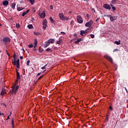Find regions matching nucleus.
Instances as JSON below:
<instances>
[{"label":"nucleus","mask_w":128,"mask_h":128,"mask_svg":"<svg viewBox=\"0 0 128 128\" xmlns=\"http://www.w3.org/2000/svg\"><path fill=\"white\" fill-rule=\"evenodd\" d=\"M20 82V76H16V81L15 84L12 86L11 88V90H10V94H16V92H18V86H17L18 82Z\"/></svg>","instance_id":"nucleus-1"},{"label":"nucleus","mask_w":128,"mask_h":128,"mask_svg":"<svg viewBox=\"0 0 128 128\" xmlns=\"http://www.w3.org/2000/svg\"><path fill=\"white\" fill-rule=\"evenodd\" d=\"M3 42H4V44H6V42H10V38L8 37H4L3 38Z\"/></svg>","instance_id":"nucleus-2"},{"label":"nucleus","mask_w":128,"mask_h":128,"mask_svg":"<svg viewBox=\"0 0 128 128\" xmlns=\"http://www.w3.org/2000/svg\"><path fill=\"white\" fill-rule=\"evenodd\" d=\"M76 20L78 24H82L84 22V20H82V16H78Z\"/></svg>","instance_id":"nucleus-3"},{"label":"nucleus","mask_w":128,"mask_h":128,"mask_svg":"<svg viewBox=\"0 0 128 128\" xmlns=\"http://www.w3.org/2000/svg\"><path fill=\"white\" fill-rule=\"evenodd\" d=\"M92 24H94V22H92V20H90L86 23L85 26L90 28V27L92 26Z\"/></svg>","instance_id":"nucleus-4"},{"label":"nucleus","mask_w":128,"mask_h":128,"mask_svg":"<svg viewBox=\"0 0 128 128\" xmlns=\"http://www.w3.org/2000/svg\"><path fill=\"white\" fill-rule=\"evenodd\" d=\"M103 8H106V10H108L112 9V7H110V6L108 4H104L103 5Z\"/></svg>","instance_id":"nucleus-5"},{"label":"nucleus","mask_w":128,"mask_h":128,"mask_svg":"<svg viewBox=\"0 0 128 128\" xmlns=\"http://www.w3.org/2000/svg\"><path fill=\"white\" fill-rule=\"evenodd\" d=\"M104 58L107 60H108L110 62H112V57L108 56V55H104Z\"/></svg>","instance_id":"nucleus-6"},{"label":"nucleus","mask_w":128,"mask_h":128,"mask_svg":"<svg viewBox=\"0 0 128 128\" xmlns=\"http://www.w3.org/2000/svg\"><path fill=\"white\" fill-rule=\"evenodd\" d=\"M40 16L41 18H46V11L44 10L41 14Z\"/></svg>","instance_id":"nucleus-7"},{"label":"nucleus","mask_w":128,"mask_h":128,"mask_svg":"<svg viewBox=\"0 0 128 128\" xmlns=\"http://www.w3.org/2000/svg\"><path fill=\"white\" fill-rule=\"evenodd\" d=\"M16 64L17 68H20V59H18L16 61Z\"/></svg>","instance_id":"nucleus-8"},{"label":"nucleus","mask_w":128,"mask_h":128,"mask_svg":"<svg viewBox=\"0 0 128 128\" xmlns=\"http://www.w3.org/2000/svg\"><path fill=\"white\" fill-rule=\"evenodd\" d=\"M64 14L62 13H60L59 14V17L60 20H64Z\"/></svg>","instance_id":"nucleus-9"},{"label":"nucleus","mask_w":128,"mask_h":128,"mask_svg":"<svg viewBox=\"0 0 128 128\" xmlns=\"http://www.w3.org/2000/svg\"><path fill=\"white\" fill-rule=\"evenodd\" d=\"M116 18H117L116 16H111L110 18V20H111V22H114V21L116 20Z\"/></svg>","instance_id":"nucleus-10"},{"label":"nucleus","mask_w":128,"mask_h":128,"mask_svg":"<svg viewBox=\"0 0 128 128\" xmlns=\"http://www.w3.org/2000/svg\"><path fill=\"white\" fill-rule=\"evenodd\" d=\"M28 12H30V10H28L26 12H24L22 14V16H26V14H28Z\"/></svg>","instance_id":"nucleus-11"},{"label":"nucleus","mask_w":128,"mask_h":128,"mask_svg":"<svg viewBox=\"0 0 128 128\" xmlns=\"http://www.w3.org/2000/svg\"><path fill=\"white\" fill-rule=\"evenodd\" d=\"M47 20L46 19H44L43 20V22H42V25L43 26H48V22H47Z\"/></svg>","instance_id":"nucleus-12"},{"label":"nucleus","mask_w":128,"mask_h":128,"mask_svg":"<svg viewBox=\"0 0 128 128\" xmlns=\"http://www.w3.org/2000/svg\"><path fill=\"white\" fill-rule=\"evenodd\" d=\"M48 42L50 44H54V39H49L48 40Z\"/></svg>","instance_id":"nucleus-13"},{"label":"nucleus","mask_w":128,"mask_h":128,"mask_svg":"<svg viewBox=\"0 0 128 128\" xmlns=\"http://www.w3.org/2000/svg\"><path fill=\"white\" fill-rule=\"evenodd\" d=\"M14 60H12V63L14 64V66H16V54H14Z\"/></svg>","instance_id":"nucleus-14"},{"label":"nucleus","mask_w":128,"mask_h":128,"mask_svg":"<svg viewBox=\"0 0 128 128\" xmlns=\"http://www.w3.org/2000/svg\"><path fill=\"white\" fill-rule=\"evenodd\" d=\"M48 46H50V43L48 42V41L47 42H46L44 44V48H48Z\"/></svg>","instance_id":"nucleus-15"},{"label":"nucleus","mask_w":128,"mask_h":128,"mask_svg":"<svg viewBox=\"0 0 128 128\" xmlns=\"http://www.w3.org/2000/svg\"><path fill=\"white\" fill-rule=\"evenodd\" d=\"M3 6H8V1L4 0L2 2Z\"/></svg>","instance_id":"nucleus-16"},{"label":"nucleus","mask_w":128,"mask_h":128,"mask_svg":"<svg viewBox=\"0 0 128 128\" xmlns=\"http://www.w3.org/2000/svg\"><path fill=\"white\" fill-rule=\"evenodd\" d=\"M80 32V36H84V34H86V32H84V30H81Z\"/></svg>","instance_id":"nucleus-17"},{"label":"nucleus","mask_w":128,"mask_h":128,"mask_svg":"<svg viewBox=\"0 0 128 128\" xmlns=\"http://www.w3.org/2000/svg\"><path fill=\"white\" fill-rule=\"evenodd\" d=\"M27 28H28L29 30H32V28H34V26H32V24H29L28 25Z\"/></svg>","instance_id":"nucleus-18"},{"label":"nucleus","mask_w":128,"mask_h":128,"mask_svg":"<svg viewBox=\"0 0 128 128\" xmlns=\"http://www.w3.org/2000/svg\"><path fill=\"white\" fill-rule=\"evenodd\" d=\"M6 94V90L2 88L0 93V96H4V94Z\"/></svg>","instance_id":"nucleus-19"},{"label":"nucleus","mask_w":128,"mask_h":128,"mask_svg":"<svg viewBox=\"0 0 128 128\" xmlns=\"http://www.w3.org/2000/svg\"><path fill=\"white\" fill-rule=\"evenodd\" d=\"M11 6L12 8V10H14L15 8H16V4L15 3H12Z\"/></svg>","instance_id":"nucleus-20"},{"label":"nucleus","mask_w":128,"mask_h":128,"mask_svg":"<svg viewBox=\"0 0 128 128\" xmlns=\"http://www.w3.org/2000/svg\"><path fill=\"white\" fill-rule=\"evenodd\" d=\"M112 4H118V0H112Z\"/></svg>","instance_id":"nucleus-21"},{"label":"nucleus","mask_w":128,"mask_h":128,"mask_svg":"<svg viewBox=\"0 0 128 128\" xmlns=\"http://www.w3.org/2000/svg\"><path fill=\"white\" fill-rule=\"evenodd\" d=\"M114 44H117V46H118V45L120 44V40H119L118 41H116L114 42Z\"/></svg>","instance_id":"nucleus-22"},{"label":"nucleus","mask_w":128,"mask_h":128,"mask_svg":"<svg viewBox=\"0 0 128 128\" xmlns=\"http://www.w3.org/2000/svg\"><path fill=\"white\" fill-rule=\"evenodd\" d=\"M82 42V38H78L76 41L75 42V44H78Z\"/></svg>","instance_id":"nucleus-23"},{"label":"nucleus","mask_w":128,"mask_h":128,"mask_svg":"<svg viewBox=\"0 0 128 128\" xmlns=\"http://www.w3.org/2000/svg\"><path fill=\"white\" fill-rule=\"evenodd\" d=\"M34 44L36 46H38V39L34 40Z\"/></svg>","instance_id":"nucleus-24"},{"label":"nucleus","mask_w":128,"mask_h":128,"mask_svg":"<svg viewBox=\"0 0 128 128\" xmlns=\"http://www.w3.org/2000/svg\"><path fill=\"white\" fill-rule=\"evenodd\" d=\"M69 18H70L68 17L64 16V18L62 20H68Z\"/></svg>","instance_id":"nucleus-25"},{"label":"nucleus","mask_w":128,"mask_h":128,"mask_svg":"<svg viewBox=\"0 0 128 128\" xmlns=\"http://www.w3.org/2000/svg\"><path fill=\"white\" fill-rule=\"evenodd\" d=\"M49 20L50 22H54V19L52 18V17H50L49 18Z\"/></svg>","instance_id":"nucleus-26"},{"label":"nucleus","mask_w":128,"mask_h":128,"mask_svg":"<svg viewBox=\"0 0 128 128\" xmlns=\"http://www.w3.org/2000/svg\"><path fill=\"white\" fill-rule=\"evenodd\" d=\"M34 34H36V36H40V33L38 32H34Z\"/></svg>","instance_id":"nucleus-27"},{"label":"nucleus","mask_w":128,"mask_h":128,"mask_svg":"<svg viewBox=\"0 0 128 128\" xmlns=\"http://www.w3.org/2000/svg\"><path fill=\"white\" fill-rule=\"evenodd\" d=\"M30 2L31 4H34V0H28Z\"/></svg>","instance_id":"nucleus-28"},{"label":"nucleus","mask_w":128,"mask_h":128,"mask_svg":"<svg viewBox=\"0 0 128 128\" xmlns=\"http://www.w3.org/2000/svg\"><path fill=\"white\" fill-rule=\"evenodd\" d=\"M16 28H20V25L19 24H16Z\"/></svg>","instance_id":"nucleus-29"},{"label":"nucleus","mask_w":128,"mask_h":128,"mask_svg":"<svg viewBox=\"0 0 128 128\" xmlns=\"http://www.w3.org/2000/svg\"><path fill=\"white\" fill-rule=\"evenodd\" d=\"M39 52H44V49L40 48V47L39 48Z\"/></svg>","instance_id":"nucleus-30"},{"label":"nucleus","mask_w":128,"mask_h":128,"mask_svg":"<svg viewBox=\"0 0 128 128\" xmlns=\"http://www.w3.org/2000/svg\"><path fill=\"white\" fill-rule=\"evenodd\" d=\"M12 126H14V118H12Z\"/></svg>","instance_id":"nucleus-31"},{"label":"nucleus","mask_w":128,"mask_h":128,"mask_svg":"<svg viewBox=\"0 0 128 128\" xmlns=\"http://www.w3.org/2000/svg\"><path fill=\"white\" fill-rule=\"evenodd\" d=\"M34 47V45H32V44H30V45L28 46V48H32Z\"/></svg>","instance_id":"nucleus-32"},{"label":"nucleus","mask_w":128,"mask_h":128,"mask_svg":"<svg viewBox=\"0 0 128 128\" xmlns=\"http://www.w3.org/2000/svg\"><path fill=\"white\" fill-rule=\"evenodd\" d=\"M48 66V64L44 66L42 68V70H46V66Z\"/></svg>","instance_id":"nucleus-33"},{"label":"nucleus","mask_w":128,"mask_h":128,"mask_svg":"<svg viewBox=\"0 0 128 128\" xmlns=\"http://www.w3.org/2000/svg\"><path fill=\"white\" fill-rule=\"evenodd\" d=\"M44 26H42L44 30H46V26H48V25H43Z\"/></svg>","instance_id":"nucleus-34"},{"label":"nucleus","mask_w":128,"mask_h":128,"mask_svg":"<svg viewBox=\"0 0 128 128\" xmlns=\"http://www.w3.org/2000/svg\"><path fill=\"white\" fill-rule=\"evenodd\" d=\"M17 10L18 12H20V10H22V8L19 7L17 8Z\"/></svg>","instance_id":"nucleus-35"},{"label":"nucleus","mask_w":128,"mask_h":128,"mask_svg":"<svg viewBox=\"0 0 128 128\" xmlns=\"http://www.w3.org/2000/svg\"><path fill=\"white\" fill-rule=\"evenodd\" d=\"M46 52H52V50L51 49H50V48H48L46 50Z\"/></svg>","instance_id":"nucleus-36"},{"label":"nucleus","mask_w":128,"mask_h":128,"mask_svg":"<svg viewBox=\"0 0 128 128\" xmlns=\"http://www.w3.org/2000/svg\"><path fill=\"white\" fill-rule=\"evenodd\" d=\"M30 60H28L26 62V66H30Z\"/></svg>","instance_id":"nucleus-37"},{"label":"nucleus","mask_w":128,"mask_h":128,"mask_svg":"<svg viewBox=\"0 0 128 128\" xmlns=\"http://www.w3.org/2000/svg\"><path fill=\"white\" fill-rule=\"evenodd\" d=\"M104 16H107V18H110V17L112 16L110 14L104 15Z\"/></svg>","instance_id":"nucleus-38"},{"label":"nucleus","mask_w":128,"mask_h":128,"mask_svg":"<svg viewBox=\"0 0 128 128\" xmlns=\"http://www.w3.org/2000/svg\"><path fill=\"white\" fill-rule=\"evenodd\" d=\"M56 44H60V39L58 41L56 42Z\"/></svg>","instance_id":"nucleus-39"},{"label":"nucleus","mask_w":128,"mask_h":128,"mask_svg":"<svg viewBox=\"0 0 128 128\" xmlns=\"http://www.w3.org/2000/svg\"><path fill=\"white\" fill-rule=\"evenodd\" d=\"M90 36V38H94V35L93 34H91Z\"/></svg>","instance_id":"nucleus-40"},{"label":"nucleus","mask_w":128,"mask_h":128,"mask_svg":"<svg viewBox=\"0 0 128 128\" xmlns=\"http://www.w3.org/2000/svg\"><path fill=\"white\" fill-rule=\"evenodd\" d=\"M112 10H113L114 12V10H116V7L114 6H112Z\"/></svg>","instance_id":"nucleus-41"},{"label":"nucleus","mask_w":128,"mask_h":128,"mask_svg":"<svg viewBox=\"0 0 128 128\" xmlns=\"http://www.w3.org/2000/svg\"><path fill=\"white\" fill-rule=\"evenodd\" d=\"M44 74H43L41 76H40L38 78V80H40V78H42L43 76H44Z\"/></svg>","instance_id":"nucleus-42"},{"label":"nucleus","mask_w":128,"mask_h":128,"mask_svg":"<svg viewBox=\"0 0 128 128\" xmlns=\"http://www.w3.org/2000/svg\"><path fill=\"white\" fill-rule=\"evenodd\" d=\"M109 108H110V110H113L112 106H110Z\"/></svg>","instance_id":"nucleus-43"},{"label":"nucleus","mask_w":128,"mask_h":128,"mask_svg":"<svg viewBox=\"0 0 128 128\" xmlns=\"http://www.w3.org/2000/svg\"><path fill=\"white\" fill-rule=\"evenodd\" d=\"M50 9L54 10V6H52V5L50 6Z\"/></svg>","instance_id":"nucleus-44"},{"label":"nucleus","mask_w":128,"mask_h":128,"mask_svg":"<svg viewBox=\"0 0 128 128\" xmlns=\"http://www.w3.org/2000/svg\"><path fill=\"white\" fill-rule=\"evenodd\" d=\"M20 76V72H18V70H16V76Z\"/></svg>","instance_id":"nucleus-45"},{"label":"nucleus","mask_w":128,"mask_h":128,"mask_svg":"<svg viewBox=\"0 0 128 128\" xmlns=\"http://www.w3.org/2000/svg\"><path fill=\"white\" fill-rule=\"evenodd\" d=\"M124 90H126V92L128 94V89H126V88L124 87Z\"/></svg>","instance_id":"nucleus-46"},{"label":"nucleus","mask_w":128,"mask_h":128,"mask_svg":"<svg viewBox=\"0 0 128 128\" xmlns=\"http://www.w3.org/2000/svg\"><path fill=\"white\" fill-rule=\"evenodd\" d=\"M40 74H42V72H39L38 74L36 76H40Z\"/></svg>","instance_id":"nucleus-47"},{"label":"nucleus","mask_w":128,"mask_h":128,"mask_svg":"<svg viewBox=\"0 0 128 128\" xmlns=\"http://www.w3.org/2000/svg\"><path fill=\"white\" fill-rule=\"evenodd\" d=\"M72 24H74V20H72L70 22V26H72Z\"/></svg>","instance_id":"nucleus-48"},{"label":"nucleus","mask_w":128,"mask_h":128,"mask_svg":"<svg viewBox=\"0 0 128 128\" xmlns=\"http://www.w3.org/2000/svg\"><path fill=\"white\" fill-rule=\"evenodd\" d=\"M60 34H66V32H60Z\"/></svg>","instance_id":"nucleus-49"},{"label":"nucleus","mask_w":128,"mask_h":128,"mask_svg":"<svg viewBox=\"0 0 128 128\" xmlns=\"http://www.w3.org/2000/svg\"><path fill=\"white\" fill-rule=\"evenodd\" d=\"M85 34H88V29H86L85 31Z\"/></svg>","instance_id":"nucleus-50"},{"label":"nucleus","mask_w":128,"mask_h":128,"mask_svg":"<svg viewBox=\"0 0 128 128\" xmlns=\"http://www.w3.org/2000/svg\"><path fill=\"white\" fill-rule=\"evenodd\" d=\"M23 59H24V56H20V60H23Z\"/></svg>","instance_id":"nucleus-51"},{"label":"nucleus","mask_w":128,"mask_h":128,"mask_svg":"<svg viewBox=\"0 0 128 128\" xmlns=\"http://www.w3.org/2000/svg\"><path fill=\"white\" fill-rule=\"evenodd\" d=\"M6 52L8 56H10V54H8V52L7 50H6Z\"/></svg>","instance_id":"nucleus-52"},{"label":"nucleus","mask_w":128,"mask_h":128,"mask_svg":"<svg viewBox=\"0 0 128 128\" xmlns=\"http://www.w3.org/2000/svg\"><path fill=\"white\" fill-rule=\"evenodd\" d=\"M108 116H106V122H108Z\"/></svg>","instance_id":"nucleus-53"},{"label":"nucleus","mask_w":128,"mask_h":128,"mask_svg":"<svg viewBox=\"0 0 128 128\" xmlns=\"http://www.w3.org/2000/svg\"><path fill=\"white\" fill-rule=\"evenodd\" d=\"M4 113L0 112V116H4Z\"/></svg>","instance_id":"nucleus-54"},{"label":"nucleus","mask_w":128,"mask_h":128,"mask_svg":"<svg viewBox=\"0 0 128 128\" xmlns=\"http://www.w3.org/2000/svg\"><path fill=\"white\" fill-rule=\"evenodd\" d=\"M74 36H78V34H76V33L74 34Z\"/></svg>","instance_id":"nucleus-55"},{"label":"nucleus","mask_w":128,"mask_h":128,"mask_svg":"<svg viewBox=\"0 0 128 128\" xmlns=\"http://www.w3.org/2000/svg\"><path fill=\"white\" fill-rule=\"evenodd\" d=\"M10 120V116H8L6 120Z\"/></svg>","instance_id":"nucleus-56"},{"label":"nucleus","mask_w":128,"mask_h":128,"mask_svg":"<svg viewBox=\"0 0 128 128\" xmlns=\"http://www.w3.org/2000/svg\"><path fill=\"white\" fill-rule=\"evenodd\" d=\"M110 6H112H112H114V5H112V4H110Z\"/></svg>","instance_id":"nucleus-57"},{"label":"nucleus","mask_w":128,"mask_h":128,"mask_svg":"<svg viewBox=\"0 0 128 128\" xmlns=\"http://www.w3.org/2000/svg\"><path fill=\"white\" fill-rule=\"evenodd\" d=\"M3 105L5 106L4 108H6V105L5 104H4Z\"/></svg>","instance_id":"nucleus-58"},{"label":"nucleus","mask_w":128,"mask_h":128,"mask_svg":"<svg viewBox=\"0 0 128 128\" xmlns=\"http://www.w3.org/2000/svg\"><path fill=\"white\" fill-rule=\"evenodd\" d=\"M37 46H38V45H34V48H36Z\"/></svg>","instance_id":"nucleus-59"},{"label":"nucleus","mask_w":128,"mask_h":128,"mask_svg":"<svg viewBox=\"0 0 128 128\" xmlns=\"http://www.w3.org/2000/svg\"><path fill=\"white\" fill-rule=\"evenodd\" d=\"M57 48L56 47H54V50H56Z\"/></svg>","instance_id":"nucleus-60"},{"label":"nucleus","mask_w":128,"mask_h":128,"mask_svg":"<svg viewBox=\"0 0 128 128\" xmlns=\"http://www.w3.org/2000/svg\"><path fill=\"white\" fill-rule=\"evenodd\" d=\"M22 51L24 52V49H22Z\"/></svg>","instance_id":"nucleus-61"},{"label":"nucleus","mask_w":128,"mask_h":128,"mask_svg":"<svg viewBox=\"0 0 128 128\" xmlns=\"http://www.w3.org/2000/svg\"><path fill=\"white\" fill-rule=\"evenodd\" d=\"M12 116V114H9V116Z\"/></svg>","instance_id":"nucleus-62"},{"label":"nucleus","mask_w":128,"mask_h":128,"mask_svg":"<svg viewBox=\"0 0 128 128\" xmlns=\"http://www.w3.org/2000/svg\"><path fill=\"white\" fill-rule=\"evenodd\" d=\"M116 49H115L114 52H116Z\"/></svg>","instance_id":"nucleus-63"},{"label":"nucleus","mask_w":128,"mask_h":128,"mask_svg":"<svg viewBox=\"0 0 128 128\" xmlns=\"http://www.w3.org/2000/svg\"><path fill=\"white\" fill-rule=\"evenodd\" d=\"M10 114H12V112H10Z\"/></svg>","instance_id":"nucleus-64"}]
</instances>
